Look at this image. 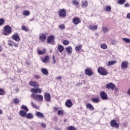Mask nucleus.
I'll use <instances>...</instances> for the list:
<instances>
[{"mask_svg":"<svg viewBox=\"0 0 130 130\" xmlns=\"http://www.w3.org/2000/svg\"><path fill=\"white\" fill-rule=\"evenodd\" d=\"M11 33H12V27L8 25H5L4 27L3 35L8 36V35H10Z\"/></svg>","mask_w":130,"mask_h":130,"instance_id":"f257e3e1","label":"nucleus"},{"mask_svg":"<svg viewBox=\"0 0 130 130\" xmlns=\"http://www.w3.org/2000/svg\"><path fill=\"white\" fill-rule=\"evenodd\" d=\"M30 96L36 101H38V102H42L43 101V96L42 95L32 93Z\"/></svg>","mask_w":130,"mask_h":130,"instance_id":"f03ea898","label":"nucleus"},{"mask_svg":"<svg viewBox=\"0 0 130 130\" xmlns=\"http://www.w3.org/2000/svg\"><path fill=\"white\" fill-rule=\"evenodd\" d=\"M98 72L101 76H107V70L103 67H99L98 69Z\"/></svg>","mask_w":130,"mask_h":130,"instance_id":"7ed1b4c3","label":"nucleus"},{"mask_svg":"<svg viewBox=\"0 0 130 130\" xmlns=\"http://www.w3.org/2000/svg\"><path fill=\"white\" fill-rule=\"evenodd\" d=\"M58 14L60 18H66L67 17V10L64 9L59 10Z\"/></svg>","mask_w":130,"mask_h":130,"instance_id":"20e7f679","label":"nucleus"},{"mask_svg":"<svg viewBox=\"0 0 130 130\" xmlns=\"http://www.w3.org/2000/svg\"><path fill=\"white\" fill-rule=\"evenodd\" d=\"M110 125L112 127H115V128H119V124L117 123L116 120H112L110 122Z\"/></svg>","mask_w":130,"mask_h":130,"instance_id":"39448f33","label":"nucleus"},{"mask_svg":"<svg viewBox=\"0 0 130 130\" xmlns=\"http://www.w3.org/2000/svg\"><path fill=\"white\" fill-rule=\"evenodd\" d=\"M30 91L32 92V94H41L42 93V90L40 88H32L30 89Z\"/></svg>","mask_w":130,"mask_h":130,"instance_id":"423d86ee","label":"nucleus"},{"mask_svg":"<svg viewBox=\"0 0 130 130\" xmlns=\"http://www.w3.org/2000/svg\"><path fill=\"white\" fill-rule=\"evenodd\" d=\"M115 85L112 82L108 83L106 85V87L107 88V89H111L113 91V90L115 89Z\"/></svg>","mask_w":130,"mask_h":130,"instance_id":"0eeeda50","label":"nucleus"},{"mask_svg":"<svg viewBox=\"0 0 130 130\" xmlns=\"http://www.w3.org/2000/svg\"><path fill=\"white\" fill-rule=\"evenodd\" d=\"M127 67H128V61H123L121 62V69L122 70H125L127 69Z\"/></svg>","mask_w":130,"mask_h":130,"instance_id":"6e6552de","label":"nucleus"},{"mask_svg":"<svg viewBox=\"0 0 130 130\" xmlns=\"http://www.w3.org/2000/svg\"><path fill=\"white\" fill-rule=\"evenodd\" d=\"M12 39L13 40H15V41H16V42H19V41L21 40V39L20 38V37L19 36V34H18V32H15L12 36Z\"/></svg>","mask_w":130,"mask_h":130,"instance_id":"1a4fd4ad","label":"nucleus"},{"mask_svg":"<svg viewBox=\"0 0 130 130\" xmlns=\"http://www.w3.org/2000/svg\"><path fill=\"white\" fill-rule=\"evenodd\" d=\"M100 97L103 99V100H107L108 97H107V94L105 91H101L100 92Z\"/></svg>","mask_w":130,"mask_h":130,"instance_id":"9d476101","label":"nucleus"},{"mask_svg":"<svg viewBox=\"0 0 130 130\" xmlns=\"http://www.w3.org/2000/svg\"><path fill=\"white\" fill-rule=\"evenodd\" d=\"M28 85L29 86H31V87H34V88H38L40 86L38 83L35 81H30Z\"/></svg>","mask_w":130,"mask_h":130,"instance_id":"9b49d317","label":"nucleus"},{"mask_svg":"<svg viewBox=\"0 0 130 130\" xmlns=\"http://www.w3.org/2000/svg\"><path fill=\"white\" fill-rule=\"evenodd\" d=\"M53 36H50L48 38V41L49 44H52V45H54V41L53 40Z\"/></svg>","mask_w":130,"mask_h":130,"instance_id":"f8f14e48","label":"nucleus"},{"mask_svg":"<svg viewBox=\"0 0 130 130\" xmlns=\"http://www.w3.org/2000/svg\"><path fill=\"white\" fill-rule=\"evenodd\" d=\"M84 73L87 76H89V77L93 75V72H92V71H91V69L90 68H87L85 70Z\"/></svg>","mask_w":130,"mask_h":130,"instance_id":"ddd939ff","label":"nucleus"},{"mask_svg":"<svg viewBox=\"0 0 130 130\" xmlns=\"http://www.w3.org/2000/svg\"><path fill=\"white\" fill-rule=\"evenodd\" d=\"M39 39L42 42H44L46 40V34H41Z\"/></svg>","mask_w":130,"mask_h":130,"instance_id":"4468645a","label":"nucleus"},{"mask_svg":"<svg viewBox=\"0 0 130 130\" xmlns=\"http://www.w3.org/2000/svg\"><path fill=\"white\" fill-rule=\"evenodd\" d=\"M65 105L66 107H68V108H71V107L73 106V103L72 102V101H71V100H68L65 103Z\"/></svg>","mask_w":130,"mask_h":130,"instance_id":"2eb2a0df","label":"nucleus"},{"mask_svg":"<svg viewBox=\"0 0 130 130\" xmlns=\"http://www.w3.org/2000/svg\"><path fill=\"white\" fill-rule=\"evenodd\" d=\"M73 23L74 25H78L81 23V20L78 17H75L73 19Z\"/></svg>","mask_w":130,"mask_h":130,"instance_id":"dca6fc26","label":"nucleus"},{"mask_svg":"<svg viewBox=\"0 0 130 130\" xmlns=\"http://www.w3.org/2000/svg\"><path fill=\"white\" fill-rule=\"evenodd\" d=\"M45 99L47 102H49L50 101V94L49 93L46 92L44 95Z\"/></svg>","mask_w":130,"mask_h":130,"instance_id":"f3484780","label":"nucleus"},{"mask_svg":"<svg viewBox=\"0 0 130 130\" xmlns=\"http://www.w3.org/2000/svg\"><path fill=\"white\" fill-rule=\"evenodd\" d=\"M86 107L87 109H89L91 111H94V107L91 104H87L86 105Z\"/></svg>","mask_w":130,"mask_h":130,"instance_id":"a211bd4d","label":"nucleus"},{"mask_svg":"<svg viewBox=\"0 0 130 130\" xmlns=\"http://www.w3.org/2000/svg\"><path fill=\"white\" fill-rule=\"evenodd\" d=\"M35 115L40 118H44V114L40 112H36Z\"/></svg>","mask_w":130,"mask_h":130,"instance_id":"6ab92c4d","label":"nucleus"},{"mask_svg":"<svg viewBox=\"0 0 130 130\" xmlns=\"http://www.w3.org/2000/svg\"><path fill=\"white\" fill-rule=\"evenodd\" d=\"M81 6L82 8H84V9H86L87 7H88V1H85L82 2H81Z\"/></svg>","mask_w":130,"mask_h":130,"instance_id":"aec40b11","label":"nucleus"},{"mask_svg":"<svg viewBox=\"0 0 130 130\" xmlns=\"http://www.w3.org/2000/svg\"><path fill=\"white\" fill-rule=\"evenodd\" d=\"M19 115L22 117H25L27 115V112L21 110L19 111Z\"/></svg>","mask_w":130,"mask_h":130,"instance_id":"412c9836","label":"nucleus"},{"mask_svg":"<svg viewBox=\"0 0 130 130\" xmlns=\"http://www.w3.org/2000/svg\"><path fill=\"white\" fill-rule=\"evenodd\" d=\"M66 51L68 52V54H71L73 52V48L71 46H69L66 48Z\"/></svg>","mask_w":130,"mask_h":130,"instance_id":"4be33fe9","label":"nucleus"},{"mask_svg":"<svg viewBox=\"0 0 130 130\" xmlns=\"http://www.w3.org/2000/svg\"><path fill=\"white\" fill-rule=\"evenodd\" d=\"M89 27V30H92V31H96V30L98 29V26L97 25L92 26L90 25Z\"/></svg>","mask_w":130,"mask_h":130,"instance_id":"5701e85b","label":"nucleus"},{"mask_svg":"<svg viewBox=\"0 0 130 130\" xmlns=\"http://www.w3.org/2000/svg\"><path fill=\"white\" fill-rule=\"evenodd\" d=\"M25 117L27 118V119H32L34 117L33 114L30 113L26 114Z\"/></svg>","mask_w":130,"mask_h":130,"instance_id":"b1692460","label":"nucleus"},{"mask_svg":"<svg viewBox=\"0 0 130 130\" xmlns=\"http://www.w3.org/2000/svg\"><path fill=\"white\" fill-rule=\"evenodd\" d=\"M41 72L43 74V75H45V76H47V75H48V71L46 69H42L41 70Z\"/></svg>","mask_w":130,"mask_h":130,"instance_id":"393cba45","label":"nucleus"},{"mask_svg":"<svg viewBox=\"0 0 130 130\" xmlns=\"http://www.w3.org/2000/svg\"><path fill=\"white\" fill-rule=\"evenodd\" d=\"M116 63V61H114L113 60H110L108 62L107 65H108L109 67H110V66H113V64H115Z\"/></svg>","mask_w":130,"mask_h":130,"instance_id":"a878e982","label":"nucleus"},{"mask_svg":"<svg viewBox=\"0 0 130 130\" xmlns=\"http://www.w3.org/2000/svg\"><path fill=\"white\" fill-rule=\"evenodd\" d=\"M82 47H83V45H80L79 46H77L75 47V50L77 52H79L81 49H82Z\"/></svg>","mask_w":130,"mask_h":130,"instance_id":"bb28decb","label":"nucleus"},{"mask_svg":"<svg viewBox=\"0 0 130 130\" xmlns=\"http://www.w3.org/2000/svg\"><path fill=\"white\" fill-rule=\"evenodd\" d=\"M49 59V56H46L43 59V62H44V63H46V62H49V61L48 60Z\"/></svg>","mask_w":130,"mask_h":130,"instance_id":"cd10ccee","label":"nucleus"},{"mask_svg":"<svg viewBox=\"0 0 130 130\" xmlns=\"http://www.w3.org/2000/svg\"><path fill=\"white\" fill-rule=\"evenodd\" d=\"M22 15L23 16H28L30 15V11L28 10H24Z\"/></svg>","mask_w":130,"mask_h":130,"instance_id":"c85d7f7f","label":"nucleus"},{"mask_svg":"<svg viewBox=\"0 0 130 130\" xmlns=\"http://www.w3.org/2000/svg\"><path fill=\"white\" fill-rule=\"evenodd\" d=\"M57 49H58V51H59V52H62V51H63V50L64 49V48H63V47L62 45H59L58 46Z\"/></svg>","mask_w":130,"mask_h":130,"instance_id":"c756f323","label":"nucleus"},{"mask_svg":"<svg viewBox=\"0 0 130 130\" xmlns=\"http://www.w3.org/2000/svg\"><path fill=\"white\" fill-rule=\"evenodd\" d=\"M46 51V50L45 49H44L43 51L38 50V53L39 55H42V54H44L45 53Z\"/></svg>","mask_w":130,"mask_h":130,"instance_id":"7c9ffc66","label":"nucleus"},{"mask_svg":"<svg viewBox=\"0 0 130 130\" xmlns=\"http://www.w3.org/2000/svg\"><path fill=\"white\" fill-rule=\"evenodd\" d=\"M102 29L103 32H104V33H107L109 31V29H108V28H107L106 27H102Z\"/></svg>","mask_w":130,"mask_h":130,"instance_id":"2f4dec72","label":"nucleus"},{"mask_svg":"<svg viewBox=\"0 0 130 130\" xmlns=\"http://www.w3.org/2000/svg\"><path fill=\"white\" fill-rule=\"evenodd\" d=\"M21 109H23V110H25V112H28V111H29V109H28V108L27 107V106H25V105H22L21 107Z\"/></svg>","mask_w":130,"mask_h":130,"instance_id":"473e14b6","label":"nucleus"},{"mask_svg":"<svg viewBox=\"0 0 130 130\" xmlns=\"http://www.w3.org/2000/svg\"><path fill=\"white\" fill-rule=\"evenodd\" d=\"M91 100L93 103H99L100 102L99 99L98 98H93Z\"/></svg>","mask_w":130,"mask_h":130,"instance_id":"72a5a7b5","label":"nucleus"},{"mask_svg":"<svg viewBox=\"0 0 130 130\" xmlns=\"http://www.w3.org/2000/svg\"><path fill=\"white\" fill-rule=\"evenodd\" d=\"M21 29L23 31H25V32H28V31H29V28H27V27L24 25L22 26Z\"/></svg>","mask_w":130,"mask_h":130,"instance_id":"f704fd0d","label":"nucleus"},{"mask_svg":"<svg viewBox=\"0 0 130 130\" xmlns=\"http://www.w3.org/2000/svg\"><path fill=\"white\" fill-rule=\"evenodd\" d=\"M122 40L126 42V43H130V39L124 38L122 39Z\"/></svg>","mask_w":130,"mask_h":130,"instance_id":"c9c22d12","label":"nucleus"},{"mask_svg":"<svg viewBox=\"0 0 130 130\" xmlns=\"http://www.w3.org/2000/svg\"><path fill=\"white\" fill-rule=\"evenodd\" d=\"M101 48H102V49H107V45L105 44H102L101 45Z\"/></svg>","mask_w":130,"mask_h":130,"instance_id":"e433bc0d","label":"nucleus"},{"mask_svg":"<svg viewBox=\"0 0 130 130\" xmlns=\"http://www.w3.org/2000/svg\"><path fill=\"white\" fill-rule=\"evenodd\" d=\"M125 3V0H118V5H123Z\"/></svg>","mask_w":130,"mask_h":130,"instance_id":"4c0bfd02","label":"nucleus"},{"mask_svg":"<svg viewBox=\"0 0 130 130\" xmlns=\"http://www.w3.org/2000/svg\"><path fill=\"white\" fill-rule=\"evenodd\" d=\"M57 114L58 115H63V110H58Z\"/></svg>","mask_w":130,"mask_h":130,"instance_id":"58836bf2","label":"nucleus"},{"mask_svg":"<svg viewBox=\"0 0 130 130\" xmlns=\"http://www.w3.org/2000/svg\"><path fill=\"white\" fill-rule=\"evenodd\" d=\"M106 11H107V12H110V11H111V7L109 5L107 6L106 8Z\"/></svg>","mask_w":130,"mask_h":130,"instance_id":"ea45409f","label":"nucleus"},{"mask_svg":"<svg viewBox=\"0 0 130 130\" xmlns=\"http://www.w3.org/2000/svg\"><path fill=\"white\" fill-rule=\"evenodd\" d=\"M68 130H77V129L76 128V127H75L73 126H70L68 128Z\"/></svg>","mask_w":130,"mask_h":130,"instance_id":"a19ab883","label":"nucleus"},{"mask_svg":"<svg viewBox=\"0 0 130 130\" xmlns=\"http://www.w3.org/2000/svg\"><path fill=\"white\" fill-rule=\"evenodd\" d=\"M13 102L15 104H19V101L18 99H14L13 100Z\"/></svg>","mask_w":130,"mask_h":130,"instance_id":"79ce46f5","label":"nucleus"},{"mask_svg":"<svg viewBox=\"0 0 130 130\" xmlns=\"http://www.w3.org/2000/svg\"><path fill=\"white\" fill-rule=\"evenodd\" d=\"M62 43L64 45H69V44H70V42H69V41L64 40L63 41Z\"/></svg>","mask_w":130,"mask_h":130,"instance_id":"37998d69","label":"nucleus"},{"mask_svg":"<svg viewBox=\"0 0 130 130\" xmlns=\"http://www.w3.org/2000/svg\"><path fill=\"white\" fill-rule=\"evenodd\" d=\"M31 106H32L34 108H36V109H37V108H38V107H37V106H36V105H35V104H34V103H33V101H32L31 102Z\"/></svg>","mask_w":130,"mask_h":130,"instance_id":"c03bdc74","label":"nucleus"},{"mask_svg":"<svg viewBox=\"0 0 130 130\" xmlns=\"http://www.w3.org/2000/svg\"><path fill=\"white\" fill-rule=\"evenodd\" d=\"M5 94H6L5 90L3 88H0V95H5Z\"/></svg>","mask_w":130,"mask_h":130,"instance_id":"a18cd8bd","label":"nucleus"},{"mask_svg":"<svg viewBox=\"0 0 130 130\" xmlns=\"http://www.w3.org/2000/svg\"><path fill=\"white\" fill-rule=\"evenodd\" d=\"M58 28H59L61 30H63V29H64V28H66V26H64V24H61V25H59Z\"/></svg>","mask_w":130,"mask_h":130,"instance_id":"49530a36","label":"nucleus"},{"mask_svg":"<svg viewBox=\"0 0 130 130\" xmlns=\"http://www.w3.org/2000/svg\"><path fill=\"white\" fill-rule=\"evenodd\" d=\"M73 5H75V6H78V5H79V2H78V1H77V0H74L72 2Z\"/></svg>","mask_w":130,"mask_h":130,"instance_id":"de8ad7c7","label":"nucleus"},{"mask_svg":"<svg viewBox=\"0 0 130 130\" xmlns=\"http://www.w3.org/2000/svg\"><path fill=\"white\" fill-rule=\"evenodd\" d=\"M5 23V21L4 20V19L1 18L0 19V26H2V25H3Z\"/></svg>","mask_w":130,"mask_h":130,"instance_id":"09e8293b","label":"nucleus"},{"mask_svg":"<svg viewBox=\"0 0 130 130\" xmlns=\"http://www.w3.org/2000/svg\"><path fill=\"white\" fill-rule=\"evenodd\" d=\"M34 78L36 80H39V79H40V76L39 75H35Z\"/></svg>","mask_w":130,"mask_h":130,"instance_id":"8fccbe9b","label":"nucleus"},{"mask_svg":"<svg viewBox=\"0 0 130 130\" xmlns=\"http://www.w3.org/2000/svg\"><path fill=\"white\" fill-rule=\"evenodd\" d=\"M13 42V41H9V42H8V45L9 46H13V44H12Z\"/></svg>","mask_w":130,"mask_h":130,"instance_id":"3c124183","label":"nucleus"},{"mask_svg":"<svg viewBox=\"0 0 130 130\" xmlns=\"http://www.w3.org/2000/svg\"><path fill=\"white\" fill-rule=\"evenodd\" d=\"M126 18L130 20V13H128L126 15Z\"/></svg>","mask_w":130,"mask_h":130,"instance_id":"603ef678","label":"nucleus"},{"mask_svg":"<svg viewBox=\"0 0 130 130\" xmlns=\"http://www.w3.org/2000/svg\"><path fill=\"white\" fill-rule=\"evenodd\" d=\"M41 125L42 126V127H46V124L44 123H41Z\"/></svg>","mask_w":130,"mask_h":130,"instance_id":"864d4df0","label":"nucleus"},{"mask_svg":"<svg viewBox=\"0 0 130 130\" xmlns=\"http://www.w3.org/2000/svg\"><path fill=\"white\" fill-rule=\"evenodd\" d=\"M127 94L128 96H130V88L127 91Z\"/></svg>","mask_w":130,"mask_h":130,"instance_id":"5fc2aeb1","label":"nucleus"},{"mask_svg":"<svg viewBox=\"0 0 130 130\" xmlns=\"http://www.w3.org/2000/svg\"><path fill=\"white\" fill-rule=\"evenodd\" d=\"M53 63H55V62H56V61L55 60V59L54 58V55L53 56Z\"/></svg>","mask_w":130,"mask_h":130,"instance_id":"6e6d98bb","label":"nucleus"},{"mask_svg":"<svg viewBox=\"0 0 130 130\" xmlns=\"http://www.w3.org/2000/svg\"><path fill=\"white\" fill-rule=\"evenodd\" d=\"M54 129L55 130H61V128H58V127H55Z\"/></svg>","mask_w":130,"mask_h":130,"instance_id":"4d7b16f0","label":"nucleus"},{"mask_svg":"<svg viewBox=\"0 0 130 130\" xmlns=\"http://www.w3.org/2000/svg\"><path fill=\"white\" fill-rule=\"evenodd\" d=\"M58 108H57V107L54 108V111H57V110H58Z\"/></svg>","mask_w":130,"mask_h":130,"instance_id":"13d9d810","label":"nucleus"},{"mask_svg":"<svg viewBox=\"0 0 130 130\" xmlns=\"http://www.w3.org/2000/svg\"><path fill=\"white\" fill-rule=\"evenodd\" d=\"M3 51V48H2V46H0V52H2Z\"/></svg>","mask_w":130,"mask_h":130,"instance_id":"bf43d9fd","label":"nucleus"},{"mask_svg":"<svg viewBox=\"0 0 130 130\" xmlns=\"http://www.w3.org/2000/svg\"><path fill=\"white\" fill-rule=\"evenodd\" d=\"M57 79H58V80H61V77L60 76L57 77Z\"/></svg>","mask_w":130,"mask_h":130,"instance_id":"052dcab7","label":"nucleus"},{"mask_svg":"<svg viewBox=\"0 0 130 130\" xmlns=\"http://www.w3.org/2000/svg\"><path fill=\"white\" fill-rule=\"evenodd\" d=\"M14 46L15 47H18L19 45H18V44H15Z\"/></svg>","mask_w":130,"mask_h":130,"instance_id":"680f3d73","label":"nucleus"},{"mask_svg":"<svg viewBox=\"0 0 130 130\" xmlns=\"http://www.w3.org/2000/svg\"><path fill=\"white\" fill-rule=\"evenodd\" d=\"M115 91H116V92H118V88H115Z\"/></svg>","mask_w":130,"mask_h":130,"instance_id":"e2e57ef3","label":"nucleus"},{"mask_svg":"<svg viewBox=\"0 0 130 130\" xmlns=\"http://www.w3.org/2000/svg\"><path fill=\"white\" fill-rule=\"evenodd\" d=\"M17 73H18V74H21V70H18Z\"/></svg>","mask_w":130,"mask_h":130,"instance_id":"0e129e2a","label":"nucleus"},{"mask_svg":"<svg viewBox=\"0 0 130 130\" xmlns=\"http://www.w3.org/2000/svg\"><path fill=\"white\" fill-rule=\"evenodd\" d=\"M124 6H125V7H128V4L127 3V4H125Z\"/></svg>","mask_w":130,"mask_h":130,"instance_id":"69168bd1","label":"nucleus"},{"mask_svg":"<svg viewBox=\"0 0 130 130\" xmlns=\"http://www.w3.org/2000/svg\"><path fill=\"white\" fill-rule=\"evenodd\" d=\"M0 114H3V111L0 109Z\"/></svg>","mask_w":130,"mask_h":130,"instance_id":"338daca9","label":"nucleus"},{"mask_svg":"<svg viewBox=\"0 0 130 130\" xmlns=\"http://www.w3.org/2000/svg\"><path fill=\"white\" fill-rule=\"evenodd\" d=\"M29 21H30L31 22H32V21H34V18L30 19Z\"/></svg>","mask_w":130,"mask_h":130,"instance_id":"774afa93","label":"nucleus"}]
</instances>
